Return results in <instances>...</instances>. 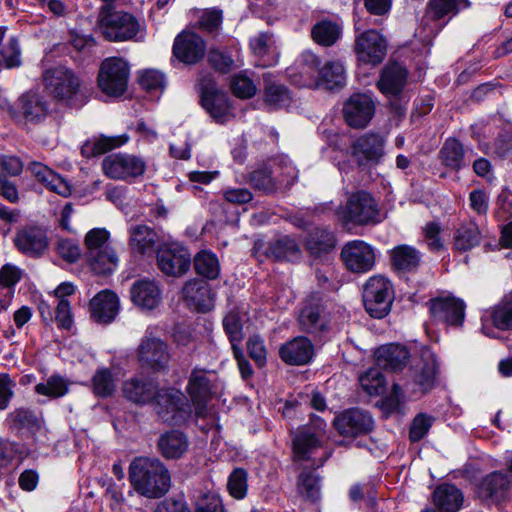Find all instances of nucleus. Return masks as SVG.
I'll list each match as a JSON object with an SVG mask.
<instances>
[{
    "label": "nucleus",
    "instance_id": "nucleus-17",
    "mask_svg": "<svg viewBox=\"0 0 512 512\" xmlns=\"http://www.w3.org/2000/svg\"><path fill=\"white\" fill-rule=\"evenodd\" d=\"M157 266L167 276L181 277L191 266V255L179 244L161 246L157 251Z\"/></svg>",
    "mask_w": 512,
    "mask_h": 512
},
{
    "label": "nucleus",
    "instance_id": "nucleus-61",
    "mask_svg": "<svg viewBox=\"0 0 512 512\" xmlns=\"http://www.w3.org/2000/svg\"><path fill=\"white\" fill-rule=\"evenodd\" d=\"M362 388L370 395H379L384 391L385 379L379 368H370L360 376Z\"/></svg>",
    "mask_w": 512,
    "mask_h": 512
},
{
    "label": "nucleus",
    "instance_id": "nucleus-36",
    "mask_svg": "<svg viewBox=\"0 0 512 512\" xmlns=\"http://www.w3.org/2000/svg\"><path fill=\"white\" fill-rule=\"evenodd\" d=\"M409 356L406 347L393 343L381 346L375 352L378 367L392 372L402 370L407 364Z\"/></svg>",
    "mask_w": 512,
    "mask_h": 512
},
{
    "label": "nucleus",
    "instance_id": "nucleus-23",
    "mask_svg": "<svg viewBox=\"0 0 512 512\" xmlns=\"http://www.w3.org/2000/svg\"><path fill=\"white\" fill-rule=\"evenodd\" d=\"M373 424L371 415L358 408L347 409L334 420V426L340 435L353 438L371 432Z\"/></svg>",
    "mask_w": 512,
    "mask_h": 512
},
{
    "label": "nucleus",
    "instance_id": "nucleus-30",
    "mask_svg": "<svg viewBox=\"0 0 512 512\" xmlns=\"http://www.w3.org/2000/svg\"><path fill=\"white\" fill-rule=\"evenodd\" d=\"M188 436L177 429L162 433L157 440V449L161 456L167 460L182 458L189 449Z\"/></svg>",
    "mask_w": 512,
    "mask_h": 512
},
{
    "label": "nucleus",
    "instance_id": "nucleus-39",
    "mask_svg": "<svg viewBox=\"0 0 512 512\" xmlns=\"http://www.w3.org/2000/svg\"><path fill=\"white\" fill-rule=\"evenodd\" d=\"M291 102V93L284 84L270 77H264L263 103L269 111L288 107Z\"/></svg>",
    "mask_w": 512,
    "mask_h": 512
},
{
    "label": "nucleus",
    "instance_id": "nucleus-22",
    "mask_svg": "<svg viewBox=\"0 0 512 512\" xmlns=\"http://www.w3.org/2000/svg\"><path fill=\"white\" fill-rule=\"evenodd\" d=\"M465 308L464 301L453 296L437 297L429 301V310L433 320L451 326L463 324Z\"/></svg>",
    "mask_w": 512,
    "mask_h": 512
},
{
    "label": "nucleus",
    "instance_id": "nucleus-48",
    "mask_svg": "<svg viewBox=\"0 0 512 512\" xmlns=\"http://www.w3.org/2000/svg\"><path fill=\"white\" fill-rule=\"evenodd\" d=\"M341 34L342 26L331 20H322L316 23L311 30L312 39L317 44L326 47L334 45Z\"/></svg>",
    "mask_w": 512,
    "mask_h": 512
},
{
    "label": "nucleus",
    "instance_id": "nucleus-51",
    "mask_svg": "<svg viewBox=\"0 0 512 512\" xmlns=\"http://www.w3.org/2000/svg\"><path fill=\"white\" fill-rule=\"evenodd\" d=\"M194 269L203 278L217 279L220 274L219 260L213 252L202 250L194 256Z\"/></svg>",
    "mask_w": 512,
    "mask_h": 512
},
{
    "label": "nucleus",
    "instance_id": "nucleus-12",
    "mask_svg": "<svg viewBox=\"0 0 512 512\" xmlns=\"http://www.w3.org/2000/svg\"><path fill=\"white\" fill-rule=\"evenodd\" d=\"M0 107L3 109L7 107L11 118L19 124L39 123L48 113L47 102L35 91L22 94L13 105L3 100L0 102Z\"/></svg>",
    "mask_w": 512,
    "mask_h": 512
},
{
    "label": "nucleus",
    "instance_id": "nucleus-42",
    "mask_svg": "<svg viewBox=\"0 0 512 512\" xmlns=\"http://www.w3.org/2000/svg\"><path fill=\"white\" fill-rule=\"evenodd\" d=\"M470 6L469 0H429L423 21H439L446 16L452 17L461 9Z\"/></svg>",
    "mask_w": 512,
    "mask_h": 512
},
{
    "label": "nucleus",
    "instance_id": "nucleus-38",
    "mask_svg": "<svg viewBox=\"0 0 512 512\" xmlns=\"http://www.w3.org/2000/svg\"><path fill=\"white\" fill-rule=\"evenodd\" d=\"M201 106L219 124H224L230 118L231 103L226 92L218 90L200 96Z\"/></svg>",
    "mask_w": 512,
    "mask_h": 512
},
{
    "label": "nucleus",
    "instance_id": "nucleus-8",
    "mask_svg": "<svg viewBox=\"0 0 512 512\" xmlns=\"http://www.w3.org/2000/svg\"><path fill=\"white\" fill-rule=\"evenodd\" d=\"M362 297L367 313L381 319L390 312L394 299L393 285L388 278L374 275L364 284Z\"/></svg>",
    "mask_w": 512,
    "mask_h": 512
},
{
    "label": "nucleus",
    "instance_id": "nucleus-24",
    "mask_svg": "<svg viewBox=\"0 0 512 512\" xmlns=\"http://www.w3.org/2000/svg\"><path fill=\"white\" fill-rule=\"evenodd\" d=\"M354 50L360 62L380 64L387 53V42L376 30H368L356 38Z\"/></svg>",
    "mask_w": 512,
    "mask_h": 512
},
{
    "label": "nucleus",
    "instance_id": "nucleus-63",
    "mask_svg": "<svg viewBox=\"0 0 512 512\" xmlns=\"http://www.w3.org/2000/svg\"><path fill=\"white\" fill-rule=\"evenodd\" d=\"M228 490L232 497L242 499L247 493V473L244 469H235L228 479Z\"/></svg>",
    "mask_w": 512,
    "mask_h": 512
},
{
    "label": "nucleus",
    "instance_id": "nucleus-31",
    "mask_svg": "<svg viewBox=\"0 0 512 512\" xmlns=\"http://www.w3.org/2000/svg\"><path fill=\"white\" fill-rule=\"evenodd\" d=\"M421 261V252L410 245H397L390 251L391 267L398 275L415 273Z\"/></svg>",
    "mask_w": 512,
    "mask_h": 512
},
{
    "label": "nucleus",
    "instance_id": "nucleus-21",
    "mask_svg": "<svg viewBox=\"0 0 512 512\" xmlns=\"http://www.w3.org/2000/svg\"><path fill=\"white\" fill-rule=\"evenodd\" d=\"M511 488L512 479L508 473L493 471L480 480L477 495L482 500L500 504L508 499Z\"/></svg>",
    "mask_w": 512,
    "mask_h": 512
},
{
    "label": "nucleus",
    "instance_id": "nucleus-59",
    "mask_svg": "<svg viewBox=\"0 0 512 512\" xmlns=\"http://www.w3.org/2000/svg\"><path fill=\"white\" fill-rule=\"evenodd\" d=\"M434 421L435 418L427 413L417 414L409 428V440L412 443L421 441L428 434Z\"/></svg>",
    "mask_w": 512,
    "mask_h": 512
},
{
    "label": "nucleus",
    "instance_id": "nucleus-7",
    "mask_svg": "<svg viewBox=\"0 0 512 512\" xmlns=\"http://www.w3.org/2000/svg\"><path fill=\"white\" fill-rule=\"evenodd\" d=\"M157 415L170 425L185 423L192 414V406L185 395L175 388L157 389V395L151 403Z\"/></svg>",
    "mask_w": 512,
    "mask_h": 512
},
{
    "label": "nucleus",
    "instance_id": "nucleus-18",
    "mask_svg": "<svg viewBox=\"0 0 512 512\" xmlns=\"http://www.w3.org/2000/svg\"><path fill=\"white\" fill-rule=\"evenodd\" d=\"M206 43L197 33L183 30L174 39L172 54L183 64H197L205 56Z\"/></svg>",
    "mask_w": 512,
    "mask_h": 512
},
{
    "label": "nucleus",
    "instance_id": "nucleus-35",
    "mask_svg": "<svg viewBox=\"0 0 512 512\" xmlns=\"http://www.w3.org/2000/svg\"><path fill=\"white\" fill-rule=\"evenodd\" d=\"M130 297L137 307L153 310L161 302V290L155 281L138 280L131 286Z\"/></svg>",
    "mask_w": 512,
    "mask_h": 512
},
{
    "label": "nucleus",
    "instance_id": "nucleus-20",
    "mask_svg": "<svg viewBox=\"0 0 512 512\" xmlns=\"http://www.w3.org/2000/svg\"><path fill=\"white\" fill-rule=\"evenodd\" d=\"M341 257L347 269L354 273H366L375 265V252L372 246L362 240H354L344 245Z\"/></svg>",
    "mask_w": 512,
    "mask_h": 512
},
{
    "label": "nucleus",
    "instance_id": "nucleus-28",
    "mask_svg": "<svg viewBox=\"0 0 512 512\" xmlns=\"http://www.w3.org/2000/svg\"><path fill=\"white\" fill-rule=\"evenodd\" d=\"M91 318L100 324L111 323L119 311V299L111 291L104 290L90 300Z\"/></svg>",
    "mask_w": 512,
    "mask_h": 512
},
{
    "label": "nucleus",
    "instance_id": "nucleus-52",
    "mask_svg": "<svg viewBox=\"0 0 512 512\" xmlns=\"http://www.w3.org/2000/svg\"><path fill=\"white\" fill-rule=\"evenodd\" d=\"M229 87L232 94L236 98L242 100L251 99L257 93L256 84L244 72H239L230 76Z\"/></svg>",
    "mask_w": 512,
    "mask_h": 512
},
{
    "label": "nucleus",
    "instance_id": "nucleus-56",
    "mask_svg": "<svg viewBox=\"0 0 512 512\" xmlns=\"http://www.w3.org/2000/svg\"><path fill=\"white\" fill-rule=\"evenodd\" d=\"M223 328L227 335L231 348L240 347L243 340V324L239 313L231 311L223 318Z\"/></svg>",
    "mask_w": 512,
    "mask_h": 512
},
{
    "label": "nucleus",
    "instance_id": "nucleus-29",
    "mask_svg": "<svg viewBox=\"0 0 512 512\" xmlns=\"http://www.w3.org/2000/svg\"><path fill=\"white\" fill-rule=\"evenodd\" d=\"M408 72L403 66H385L376 82L378 90L387 98H399L407 83Z\"/></svg>",
    "mask_w": 512,
    "mask_h": 512
},
{
    "label": "nucleus",
    "instance_id": "nucleus-5",
    "mask_svg": "<svg viewBox=\"0 0 512 512\" xmlns=\"http://www.w3.org/2000/svg\"><path fill=\"white\" fill-rule=\"evenodd\" d=\"M97 28L105 39L119 42L134 39L141 25L132 14L103 5L99 10Z\"/></svg>",
    "mask_w": 512,
    "mask_h": 512
},
{
    "label": "nucleus",
    "instance_id": "nucleus-41",
    "mask_svg": "<svg viewBox=\"0 0 512 512\" xmlns=\"http://www.w3.org/2000/svg\"><path fill=\"white\" fill-rule=\"evenodd\" d=\"M4 425L11 433L17 435L23 430H38L40 428V420L30 408L19 407L7 414Z\"/></svg>",
    "mask_w": 512,
    "mask_h": 512
},
{
    "label": "nucleus",
    "instance_id": "nucleus-45",
    "mask_svg": "<svg viewBox=\"0 0 512 512\" xmlns=\"http://www.w3.org/2000/svg\"><path fill=\"white\" fill-rule=\"evenodd\" d=\"M92 271L98 275H109L113 273L119 262L115 249L111 246L100 250L93 255L85 256Z\"/></svg>",
    "mask_w": 512,
    "mask_h": 512
},
{
    "label": "nucleus",
    "instance_id": "nucleus-60",
    "mask_svg": "<svg viewBox=\"0 0 512 512\" xmlns=\"http://www.w3.org/2000/svg\"><path fill=\"white\" fill-rule=\"evenodd\" d=\"M139 84L149 93L163 91L166 85L165 75L154 68L145 69L139 76Z\"/></svg>",
    "mask_w": 512,
    "mask_h": 512
},
{
    "label": "nucleus",
    "instance_id": "nucleus-2",
    "mask_svg": "<svg viewBox=\"0 0 512 512\" xmlns=\"http://www.w3.org/2000/svg\"><path fill=\"white\" fill-rule=\"evenodd\" d=\"M287 74L298 87L334 90L344 87V66H289Z\"/></svg>",
    "mask_w": 512,
    "mask_h": 512
},
{
    "label": "nucleus",
    "instance_id": "nucleus-9",
    "mask_svg": "<svg viewBox=\"0 0 512 512\" xmlns=\"http://www.w3.org/2000/svg\"><path fill=\"white\" fill-rule=\"evenodd\" d=\"M216 375L212 371L194 368L188 378L186 391L191 400L192 410L198 418L207 413V403L212 399L215 390Z\"/></svg>",
    "mask_w": 512,
    "mask_h": 512
},
{
    "label": "nucleus",
    "instance_id": "nucleus-16",
    "mask_svg": "<svg viewBox=\"0 0 512 512\" xmlns=\"http://www.w3.org/2000/svg\"><path fill=\"white\" fill-rule=\"evenodd\" d=\"M285 172L274 175V171L267 166L259 167L247 175V182L255 190L262 191L269 195L277 192L282 187L292 186L297 178L296 169L292 166H285Z\"/></svg>",
    "mask_w": 512,
    "mask_h": 512
},
{
    "label": "nucleus",
    "instance_id": "nucleus-54",
    "mask_svg": "<svg viewBox=\"0 0 512 512\" xmlns=\"http://www.w3.org/2000/svg\"><path fill=\"white\" fill-rule=\"evenodd\" d=\"M297 490L305 499L315 502L320 496V479L311 471L300 473L297 482Z\"/></svg>",
    "mask_w": 512,
    "mask_h": 512
},
{
    "label": "nucleus",
    "instance_id": "nucleus-1",
    "mask_svg": "<svg viewBox=\"0 0 512 512\" xmlns=\"http://www.w3.org/2000/svg\"><path fill=\"white\" fill-rule=\"evenodd\" d=\"M129 480L139 495L149 499L163 497L171 487L169 470L155 458H135L129 466Z\"/></svg>",
    "mask_w": 512,
    "mask_h": 512
},
{
    "label": "nucleus",
    "instance_id": "nucleus-27",
    "mask_svg": "<svg viewBox=\"0 0 512 512\" xmlns=\"http://www.w3.org/2000/svg\"><path fill=\"white\" fill-rule=\"evenodd\" d=\"M279 356L289 365H306L314 356V346L310 339L298 336L281 345Z\"/></svg>",
    "mask_w": 512,
    "mask_h": 512
},
{
    "label": "nucleus",
    "instance_id": "nucleus-15",
    "mask_svg": "<svg viewBox=\"0 0 512 512\" xmlns=\"http://www.w3.org/2000/svg\"><path fill=\"white\" fill-rule=\"evenodd\" d=\"M376 112V102L367 93H353L343 104L345 123L353 129L366 128Z\"/></svg>",
    "mask_w": 512,
    "mask_h": 512
},
{
    "label": "nucleus",
    "instance_id": "nucleus-64",
    "mask_svg": "<svg viewBox=\"0 0 512 512\" xmlns=\"http://www.w3.org/2000/svg\"><path fill=\"white\" fill-rule=\"evenodd\" d=\"M495 153L501 157H506L512 152V123H503L501 130L494 142Z\"/></svg>",
    "mask_w": 512,
    "mask_h": 512
},
{
    "label": "nucleus",
    "instance_id": "nucleus-55",
    "mask_svg": "<svg viewBox=\"0 0 512 512\" xmlns=\"http://www.w3.org/2000/svg\"><path fill=\"white\" fill-rule=\"evenodd\" d=\"M109 238L110 233L105 228H93L88 231L84 238V255H93L100 250L111 247L109 244Z\"/></svg>",
    "mask_w": 512,
    "mask_h": 512
},
{
    "label": "nucleus",
    "instance_id": "nucleus-19",
    "mask_svg": "<svg viewBox=\"0 0 512 512\" xmlns=\"http://www.w3.org/2000/svg\"><path fill=\"white\" fill-rule=\"evenodd\" d=\"M129 76V66H100L97 85L104 95L118 99L127 91Z\"/></svg>",
    "mask_w": 512,
    "mask_h": 512
},
{
    "label": "nucleus",
    "instance_id": "nucleus-37",
    "mask_svg": "<svg viewBox=\"0 0 512 512\" xmlns=\"http://www.w3.org/2000/svg\"><path fill=\"white\" fill-rule=\"evenodd\" d=\"M265 255L276 261L297 262L301 259L302 251L293 237L284 235L269 242Z\"/></svg>",
    "mask_w": 512,
    "mask_h": 512
},
{
    "label": "nucleus",
    "instance_id": "nucleus-62",
    "mask_svg": "<svg viewBox=\"0 0 512 512\" xmlns=\"http://www.w3.org/2000/svg\"><path fill=\"white\" fill-rule=\"evenodd\" d=\"M56 253L67 263H75L82 255L79 244L72 239L61 238L55 247Z\"/></svg>",
    "mask_w": 512,
    "mask_h": 512
},
{
    "label": "nucleus",
    "instance_id": "nucleus-46",
    "mask_svg": "<svg viewBox=\"0 0 512 512\" xmlns=\"http://www.w3.org/2000/svg\"><path fill=\"white\" fill-rule=\"evenodd\" d=\"M334 234L325 228H315L312 230L305 241V247L314 256L331 251L335 247Z\"/></svg>",
    "mask_w": 512,
    "mask_h": 512
},
{
    "label": "nucleus",
    "instance_id": "nucleus-14",
    "mask_svg": "<svg viewBox=\"0 0 512 512\" xmlns=\"http://www.w3.org/2000/svg\"><path fill=\"white\" fill-rule=\"evenodd\" d=\"M385 155V139L375 132H367L351 144V156L361 169L378 165Z\"/></svg>",
    "mask_w": 512,
    "mask_h": 512
},
{
    "label": "nucleus",
    "instance_id": "nucleus-10",
    "mask_svg": "<svg viewBox=\"0 0 512 512\" xmlns=\"http://www.w3.org/2000/svg\"><path fill=\"white\" fill-rule=\"evenodd\" d=\"M298 321L302 331L321 340L330 329L331 319L323 300L311 295L303 302Z\"/></svg>",
    "mask_w": 512,
    "mask_h": 512
},
{
    "label": "nucleus",
    "instance_id": "nucleus-33",
    "mask_svg": "<svg viewBox=\"0 0 512 512\" xmlns=\"http://www.w3.org/2000/svg\"><path fill=\"white\" fill-rule=\"evenodd\" d=\"M472 150H465L463 144L454 137L447 138L438 152L440 163L451 171L458 172L468 166L467 153Z\"/></svg>",
    "mask_w": 512,
    "mask_h": 512
},
{
    "label": "nucleus",
    "instance_id": "nucleus-11",
    "mask_svg": "<svg viewBox=\"0 0 512 512\" xmlns=\"http://www.w3.org/2000/svg\"><path fill=\"white\" fill-rule=\"evenodd\" d=\"M102 170L110 179L132 182L144 175L146 162L134 154L114 153L103 159Z\"/></svg>",
    "mask_w": 512,
    "mask_h": 512
},
{
    "label": "nucleus",
    "instance_id": "nucleus-13",
    "mask_svg": "<svg viewBox=\"0 0 512 512\" xmlns=\"http://www.w3.org/2000/svg\"><path fill=\"white\" fill-rule=\"evenodd\" d=\"M137 357L142 367L155 372L164 371L170 361L168 345L148 328L140 341Z\"/></svg>",
    "mask_w": 512,
    "mask_h": 512
},
{
    "label": "nucleus",
    "instance_id": "nucleus-49",
    "mask_svg": "<svg viewBox=\"0 0 512 512\" xmlns=\"http://www.w3.org/2000/svg\"><path fill=\"white\" fill-rule=\"evenodd\" d=\"M321 438L313 435L311 427H302L293 439V451L298 460H308L320 446Z\"/></svg>",
    "mask_w": 512,
    "mask_h": 512
},
{
    "label": "nucleus",
    "instance_id": "nucleus-58",
    "mask_svg": "<svg viewBox=\"0 0 512 512\" xmlns=\"http://www.w3.org/2000/svg\"><path fill=\"white\" fill-rule=\"evenodd\" d=\"M227 66H210L208 69H203L197 81V88L199 90L200 96L203 94H209L220 90L216 86V78L215 75H223L225 74Z\"/></svg>",
    "mask_w": 512,
    "mask_h": 512
},
{
    "label": "nucleus",
    "instance_id": "nucleus-25",
    "mask_svg": "<svg viewBox=\"0 0 512 512\" xmlns=\"http://www.w3.org/2000/svg\"><path fill=\"white\" fill-rule=\"evenodd\" d=\"M14 244L22 254L38 258L48 249L49 240L44 229L38 226H27L17 231Z\"/></svg>",
    "mask_w": 512,
    "mask_h": 512
},
{
    "label": "nucleus",
    "instance_id": "nucleus-4",
    "mask_svg": "<svg viewBox=\"0 0 512 512\" xmlns=\"http://www.w3.org/2000/svg\"><path fill=\"white\" fill-rule=\"evenodd\" d=\"M346 194L345 205L337 209V215L344 224L366 226L381 221L378 203L371 193L358 190Z\"/></svg>",
    "mask_w": 512,
    "mask_h": 512
},
{
    "label": "nucleus",
    "instance_id": "nucleus-32",
    "mask_svg": "<svg viewBox=\"0 0 512 512\" xmlns=\"http://www.w3.org/2000/svg\"><path fill=\"white\" fill-rule=\"evenodd\" d=\"M182 294L188 305L198 312H207L213 306L209 284L202 279L187 281L182 288Z\"/></svg>",
    "mask_w": 512,
    "mask_h": 512
},
{
    "label": "nucleus",
    "instance_id": "nucleus-26",
    "mask_svg": "<svg viewBox=\"0 0 512 512\" xmlns=\"http://www.w3.org/2000/svg\"><path fill=\"white\" fill-rule=\"evenodd\" d=\"M159 383L151 378H131L123 383V396L130 402L144 406L151 404L157 395Z\"/></svg>",
    "mask_w": 512,
    "mask_h": 512
},
{
    "label": "nucleus",
    "instance_id": "nucleus-47",
    "mask_svg": "<svg viewBox=\"0 0 512 512\" xmlns=\"http://www.w3.org/2000/svg\"><path fill=\"white\" fill-rule=\"evenodd\" d=\"M481 232L475 222L464 223L454 233V249L466 252L480 244Z\"/></svg>",
    "mask_w": 512,
    "mask_h": 512
},
{
    "label": "nucleus",
    "instance_id": "nucleus-40",
    "mask_svg": "<svg viewBox=\"0 0 512 512\" xmlns=\"http://www.w3.org/2000/svg\"><path fill=\"white\" fill-rule=\"evenodd\" d=\"M158 240V233L147 225H136L129 230V245L134 253L151 254Z\"/></svg>",
    "mask_w": 512,
    "mask_h": 512
},
{
    "label": "nucleus",
    "instance_id": "nucleus-57",
    "mask_svg": "<svg viewBox=\"0 0 512 512\" xmlns=\"http://www.w3.org/2000/svg\"><path fill=\"white\" fill-rule=\"evenodd\" d=\"M92 386L96 396H111L115 391V381L111 370L108 368L97 370L92 378Z\"/></svg>",
    "mask_w": 512,
    "mask_h": 512
},
{
    "label": "nucleus",
    "instance_id": "nucleus-53",
    "mask_svg": "<svg viewBox=\"0 0 512 512\" xmlns=\"http://www.w3.org/2000/svg\"><path fill=\"white\" fill-rule=\"evenodd\" d=\"M69 391L68 381L60 375H51L46 382L38 383L35 392L50 398H60Z\"/></svg>",
    "mask_w": 512,
    "mask_h": 512
},
{
    "label": "nucleus",
    "instance_id": "nucleus-50",
    "mask_svg": "<svg viewBox=\"0 0 512 512\" xmlns=\"http://www.w3.org/2000/svg\"><path fill=\"white\" fill-rule=\"evenodd\" d=\"M493 326L502 331L512 330V291L504 295L490 313Z\"/></svg>",
    "mask_w": 512,
    "mask_h": 512
},
{
    "label": "nucleus",
    "instance_id": "nucleus-6",
    "mask_svg": "<svg viewBox=\"0 0 512 512\" xmlns=\"http://www.w3.org/2000/svg\"><path fill=\"white\" fill-rule=\"evenodd\" d=\"M438 364L435 354L429 349L424 348L421 352V360L409 369L403 386L394 383L393 392L395 394L404 390L411 394L423 395L435 385Z\"/></svg>",
    "mask_w": 512,
    "mask_h": 512
},
{
    "label": "nucleus",
    "instance_id": "nucleus-3",
    "mask_svg": "<svg viewBox=\"0 0 512 512\" xmlns=\"http://www.w3.org/2000/svg\"><path fill=\"white\" fill-rule=\"evenodd\" d=\"M43 83L54 98L70 106L81 107L86 102L79 77L66 66H52L45 70Z\"/></svg>",
    "mask_w": 512,
    "mask_h": 512
},
{
    "label": "nucleus",
    "instance_id": "nucleus-44",
    "mask_svg": "<svg viewBox=\"0 0 512 512\" xmlns=\"http://www.w3.org/2000/svg\"><path fill=\"white\" fill-rule=\"evenodd\" d=\"M128 139L127 135L101 136L99 138H94L83 144L81 153L87 158L102 155L122 146L128 141Z\"/></svg>",
    "mask_w": 512,
    "mask_h": 512
},
{
    "label": "nucleus",
    "instance_id": "nucleus-34",
    "mask_svg": "<svg viewBox=\"0 0 512 512\" xmlns=\"http://www.w3.org/2000/svg\"><path fill=\"white\" fill-rule=\"evenodd\" d=\"M28 170L50 191L63 197H68L71 195V185L58 173L54 172L52 169L42 164L41 162H31L28 165Z\"/></svg>",
    "mask_w": 512,
    "mask_h": 512
},
{
    "label": "nucleus",
    "instance_id": "nucleus-43",
    "mask_svg": "<svg viewBox=\"0 0 512 512\" xmlns=\"http://www.w3.org/2000/svg\"><path fill=\"white\" fill-rule=\"evenodd\" d=\"M463 493L453 484L443 483L433 492V502L444 512H457L463 504Z\"/></svg>",
    "mask_w": 512,
    "mask_h": 512
}]
</instances>
